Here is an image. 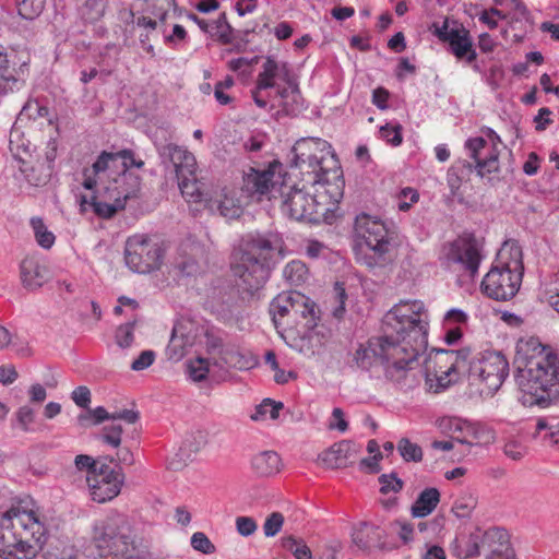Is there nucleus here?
I'll list each match as a JSON object with an SVG mask.
<instances>
[{
  "mask_svg": "<svg viewBox=\"0 0 559 559\" xmlns=\"http://www.w3.org/2000/svg\"><path fill=\"white\" fill-rule=\"evenodd\" d=\"M429 321L421 300H401L384 314L382 335L356 349L357 366L369 371L380 367L386 379L411 388L415 382L413 370L428 344Z\"/></svg>",
  "mask_w": 559,
  "mask_h": 559,
  "instance_id": "obj_1",
  "label": "nucleus"
},
{
  "mask_svg": "<svg viewBox=\"0 0 559 559\" xmlns=\"http://www.w3.org/2000/svg\"><path fill=\"white\" fill-rule=\"evenodd\" d=\"M293 163L301 176V186H288L280 192L282 213L295 221L319 222L329 210L322 199L333 202L343 195L342 169L332 145L321 138H301L293 146Z\"/></svg>",
  "mask_w": 559,
  "mask_h": 559,
  "instance_id": "obj_2",
  "label": "nucleus"
},
{
  "mask_svg": "<svg viewBox=\"0 0 559 559\" xmlns=\"http://www.w3.org/2000/svg\"><path fill=\"white\" fill-rule=\"evenodd\" d=\"M514 366L519 401L530 407L547 406L551 389L559 383V356L537 337L521 338L516 343Z\"/></svg>",
  "mask_w": 559,
  "mask_h": 559,
  "instance_id": "obj_3",
  "label": "nucleus"
},
{
  "mask_svg": "<svg viewBox=\"0 0 559 559\" xmlns=\"http://www.w3.org/2000/svg\"><path fill=\"white\" fill-rule=\"evenodd\" d=\"M47 527L33 500H22L0 513V558L35 559L46 542Z\"/></svg>",
  "mask_w": 559,
  "mask_h": 559,
  "instance_id": "obj_4",
  "label": "nucleus"
},
{
  "mask_svg": "<svg viewBox=\"0 0 559 559\" xmlns=\"http://www.w3.org/2000/svg\"><path fill=\"white\" fill-rule=\"evenodd\" d=\"M283 239L278 234H249L233 253L231 271L237 285L246 292L259 289L269 278L270 263L280 254Z\"/></svg>",
  "mask_w": 559,
  "mask_h": 559,
  "instance_id": "obj_5",
  "label": "nucleus"
},
{
  "mask_svg": "<svg viewBox=\"0 0 559 559\" xmlns=\"http://www.w3.org/2000/svg\"><path fill=\"white\" fill-rule=\"evenodd\" d=\"M133 166L140 168L143 162H135L131 151H104L92 167L85 169L83 187L95 192L118 190L124 198H138L141 179L129 170Z\"/></svg>",
  "mask_w": 559,
  "mask_h": 559,
  "instance_id": "obj_6",
  "label": "nucleus"
},
{
  "mask_svg": "<svg viewBox=\"0 0 559 559\" xmlns=\"http://www.w3.org/2000/svg\"><path fill=\"white\" fill-rule=\"evenodd\" d=\"M272 95L278 98V106L287 112L294 110L292 104H297L300 97L298 82L290 66L267 57L258 74L252 97L258 107L265 109Z\"/></svg>",
  "mask_w": 559,
  "mask_h": 559,
  "instance_id": "obj_7",
  "label": "nucleus"
},
{
  "mask_svg": "<svg viewBox=\"0 0 559 559\" xmlns=\"http://www.w3.org/2000/svg\"><path fill=\"white\" fill-rule=\"evenodd\" d=\"M93 542L104 558L131 559L136 550L129 520L120 513H111L94 524Z\"/></svg>",
  "mask_w": 559,
  "mask_h": 559,
  "instance_id": "obj_8",
  "label": "nucleus"
},
{
  "mask_svg": "<svg viewBox=\"0 0 559 559\" xmlns=\"http://www.w3.org/2000/svg\"><path fill=\"white\" fill-rule=\"evenodd\" d=\"M355 230L360 242L356 248V259L358 262L373 267L384 264L392 250V241L386 225L370 215L361 214L357 216Z\"/></svg>",
  "mask_w": 559,
  "mask_h": 559,
  "instance_id": "obj_9",
  "label": "nucleus"
},
{
  "mask_svg": "<svg viewBox=\"0 0 559 559\" xmlns=\"http://www.w3.org/2000/svg\"><path fill=\"white\" fill-rule=\"evenodd\" d=\"M506 248H502L499 254V261L485 275L481 282L483 293L491 299L506 301L513 298L520 289L523 276V266L520 260L521 250L512 249L514 259L504 262L503 254Z\"/></svg>",
  "mask_w": 559,
  "mask_h": 559,
  "instance_id": "obj_10",
  "label": "nucleus"
},
{
  "mask_svg": "<svg viewBox=\"0 0 559 559\" xmlns=\"http://www.w3.org/2000/svg\"><path fill=\"white\" fill-rule=\"evenodd\" d=\"M481 251L483 246L473 234H463L442 246L439 260L449 271L473 280L478 274Z\"/></svg>",
  "mask_w": 559,
  "mask_h": 559,
  "instance_id": "obj_11",
  "label": "nucleus"
},
{
  "mask_svg": "<svg viewBox=\"0 0 559 559\" xmlns=\"http://www.w3.org/2000/svg\"><path fill=\"white\" fill-rule=\"evenodd\" d=\"M509 376V361L500 352L486 350L469 364V381L481 397H491Z\"/></svg>",
  "mask_w": 559,
  "mask_h": 559,
  "instance_id": "obj_12",
  "label": "nucleus"
},
{
  "mask_svg": "<svg viewBox=\"0 0 559 559\" xmlns=\"http://www.w3.org/2000/svg\"><path fill=\"white\" fill-rule=\"evenodd\" d=\"M500 136L491 128H483L479 135L468 138L464 143L466 155L474 160L477 175L488 181L500 173Z\"/></svg>",
  "mask_w": 559,
  "mask_h": 559,
  "instance_id": "obj_13",
  "label": "nucleus"
},
{
  "mask_svg": "<svg viewBox=\"0 0 559 559\" xmlns=\"http://www.w3.org/2000/svg\"><path fill=\"white\" fill-rule=\"evenodd\" d=\"M467 355L461 350H438L426 362L425 378L428 390L439 393L460 379L466 368Z\"/></svg>",
  "mask_w": 559,
  "mask_h": 559,
  "instance_id": "obj_14",
  "label": "nucleus"
},
{
  "mask_svg": "<svg viewBox=\"0 0 559 559\" xmlns=\"http://www.w3.org/2000/svg\"><path fill=\"white\" fill-rule=\"evenodd\" d=\"M509 537L504 530L492 527L487 531L480 527L461 531L454 540L453 552L460 559L474 558L481 549L488 548L492 554L509 552Z\"/></svg>",
  "mask_w": 559,
  "mask_h": 559,
  "instance_id": "obj_15",
  "label": "nucleus"
},
{
  "mask_svg": "<svg viewBox=\"0 0 559 559\" xmlns=\"http://www.w3.org/2000/svg\"><path fill=\"white\" fill-rule=\"evenodd\" d=\"M286 174L278 160H273L264 168H250L243 176L242 191L248 195L261 199L266 195L276 199L283 188H286Z\"/></svg>",
  "mask_w": 559,
  "mask_h": 559,
  "instance_id": "obj_16",
  "label": "nucleus"
},
{
  "mask_svg": "<svg viewBox=\"0 0 559 559\" xmlns=\"http://www.w3.org/2000/svg\"><path fill=\"white\" fill-rule=\"evenodd\" d=\"M164 257L160 242L146 235H133L127 239L124 260L127 266L136 273H150L158 269Z\"/></svg>",
  "mask_w": 559,
  "mask_h": 559,
  "instance_id": "obj_17",
  "label": "nucleus"
},
{
  "mask_svg": "<svg viewBox=\"0 0 559 559\" xmlns=\"http://www.w3.org/2000/svg\"><path fill=\"white\" fill-rule=\"evenodd\" d=\"M436 425L442 433L452 435L463 444L471 447L487 445L493 442V431L480 423H474L456 416H443Z\"/></svg>",
  "mask_w": 559,
  "mask_h": 559,
  "instance_id": "obj_18",
  "label": "nucleus"
},
{
  "mask_svg": "<svg viewBox=\"0 0 559 559\" xmlns=\"http://www.w3.org/2000/svg\"><path fill=\"white\" fill-rule=\"evenodd\" d=\"M433 34L441 41L449 44L450 51L457 60L467 64L476 60L477 53L473 47L472 37L463 25L447 19L442 25L433 24Z\"/></svg>",
  "mask_w": 559,
  "mask_h": 559,
  "instance_id": "obj_19",
  "label": "nucleus"
},
{
  "mask_svg": "<svg viewBox=\"0 0 559 559\" xmlns=\"http://www.w3.org/2000/svg\"><path fill=\"white\" fill-rule=\"evenodd\" d=\"M91 498L98 503H104L117 497L123 484L121 473L107 465L100 464L86 476Z\"/></svg>",
  "mask_w": 559,
  "mask_h": 559,
  "instance_id": "obj_20",
  "label": "nucleus"
},
{
  "mask_svg": "<svg viewBox=\"0 0 559 559\" xmlns=\"http://www.w3.org/2000/svg\"><path fill=\"white\" fill-rule=\"evenodd\" d=\"M157 152L164 167L167 170L174 171L177 179L183 176L193 177L197 174L195 157L185 147L168 143L158 145Z\"/></svg>",
  "mask_w": 559,
  "mask_h": 559,
  "instance_id": "obj_21",
  "label": "nucleus"
},
{
  "mask_svg": "<svg viewBox=\"0 0 559 559\" xmlns=\"http://www.w3.org/2000/svg\"><path fill=\"white\" fill-rule=\"evenodd\" d=\"M105 201L100 200V195H82L80 198V212L82 214L93 213L102 218H109L119 210L124 209L126 202L132 198H124L123 193H119L118 190L112 191H100Z\"/></svg>",
  "mask_w": 559,
  "mask_h": 559,
  "instance_id": "obj_22",
  "label": "nucleus"
},
{
  "mask_svg": "<svg viewBox=\"0 0 559 559\" xmlns=\"http://www.w3.org/2000/svg\"><path fill=\"white\" fill-rule=\"evenodd\" d=\"M245 203L236 189L222 188L213 191L205 200V207L211 213H218L226 219L239 218L243 212Z\"/></svg>",
  "mask_w": 559,
  "mask_h": 559,
  "instance_id": "obj_23",
  "label": "nucleus"
},
{
  "mask_svg": "<svg viewBox=\"0 0 559 559\" xmlns=\"http://www.w3.org/2000/svg\"><path fill=\"white\" fill-rule=\"evenodd\" d=\"M304 328L306 329L304 334L296 338L290 346L306 357L321 355L330 340V331L323 324H318L317 321L304 325Z\"/></svg>",
  "mask_w": 559,
  "mask_h": 559,
  "instance_id": "obj_24",
  "label": "nucleus"
},
{
  "mask_svg": "<svg viewBox=\"0 0 559 559\" xmlns=\"http://www.w3.org/2000/svg\"><path fill=\"white\" fill-rule=\"evenodd\" d=\"M255 364L257 360L250 352H242L234 345H228L219 360L213 362L214 366L218 367V370H224L226 367L248 370L254 367Z\"/></svg>",
  "mask_w": 559,
  "mask_h": 559,
  "instance_id": "obj_25",
  "label": "nucleus"
},
{
  "mask_svg": "<svg viewBox=\"0 0 559 559\" xmlns=\"http://www.w3.org/2000/svg\"><path fill=\"white\" fill-rule=\"evenodd\" d=\"M186 376L188 380L200 383L206 379L216 380L218 377V367L213 365V359L198 356L186 361Z\"/></svg>",
  "mask_w": 559,
  "mask_h": 559,
  "instance_id": "obj_26",
  "label": "nucleus"
},
{
  "mask_svg": "<svg viewBox=\"0 0 559 559\" xmlns=\"http://www.w3.org/2000/svg\"><path fill=\"white\" fill-rule=\"evenodd\" d=\"M290 318L298 324L308 325L317 321L314 302L306 295L293 290Z\"/></svg>",
  "mask_w": 559,
  "mask_h": 559,
  "instance_id": "obj_27",
  "label": "nucleus"
},
{
  "mask_svg": "<svg viewBox=\"0 0 559 559\" xmlns=\"http://www.w3.org/2000/svg\"><path fill=\"white\" fill-rule=\"evenodd\" d=\"M16 170L13 174V180L21 191L33 187H39L45 182V178L39 170L25 158H20Z\"/></svg>",
  "mask_w": 559,
  "mask_h": 559,
  "instance_id": "obj_28",
  "label": "nucleus"
},
{
  "mask_svg": "<svg viewBox=\"0 0 559 559\" xmlns=\"http://www.w3.org/2000/svg\"><path fill=\"white\" fill-rule=\"evenodd\" d=\"M355 452V444L350 441H341L333 444L320 456V461L328 468H341L347 464L349 456Z\"/></svg>",
  "mask_w": 559,
  "mask_h": 559,
  "instance_id": "obj_29",
  "label": "nucleus"
},
{
  "mask_svg": "<svg viewBox=\"0 0 559 559\" xmlns=\"http://www.w3.org/2000/svg\"><path fill=\"white\" fill-rule=\"evenodd\" d=\"M21 280L26 288L36 289L47 280L46 269L34 259H24L21 263Z\"/></svg>",
  "mask_w": 559,
  "mask_h": 559,
  "instance_id": "obj_30",
  "label": "nucleus"
},
{
  "mask_svg": "<svg viewBox=\"0 0 559 559\" xmlns=\"http://www.w3.org/2000/svg\"><path fill=\"white\" fill-rule=\"evenodd\" d=\"M440 502V492L435 487L425 488L411 508L414 518H426L431 514Z\"/></svg>",
  "mask_w": 559,
  "mask_h": 559,
  "instance_id": "obj_31",
  "label": "nucleus"
},
{
  "mask_svg": "<svg viewBox=\"0 0 559 559\" xmlns=\"http://www.w3.org/2000/svg\"><path fill=\"white\" fill-rule=\"evenodd\" d=\"M253 471L260 476H273L282 469V460L274 451H262L252 457Z\"/></svg>",
  "mask_w": 559,
  "mask_h": 559,
  "instance_id": "obj_32",
  "label": "nucleus"
},
{
  "mask_svg": "<svg viewBox=\"0 0 559 559\" xmlns=\"http://www.w3.org/2000/svg\"><path fill=\"white\" fill-rule=\"evenodd\" d=\"M534 438L559 449V420L555 417H540L536 421Z\"/></svg>",
  "mask_w": 559,
  "mask_h": 559,
  "instance_id": "obj_33",
  "label": "nucleus"
},
{
  "mask_svg": "<svg viewBox=\"0 0 559 559\" xmlns=\"http://www.w3.org/2000/svg\"><path fill=\"white\" fill-rule=\"evenodd\" d=\"M178 180V186L181 191L182 197L189 203H203L205 205V200L209 199L210 194L203 191V183H201L195 175L192 176H183Z\"/></svg>",
  "mask_w": 559,
  "mask_h": 559,
  "instance_id": "obj_34",
  "label": "nucleus"
},
{
  "mask_svg": "<svg viewBox=\"0 0 559 559\" xmlns=\"http://www.w3.org/2000/svg\"><path fill=\"white\" fill-rule=\"evenodd\" d=\"M539 298L559 313V272L546 276L540 282Z\"/></svg>",
  "mask_w": 559,
  "mask_h": 559,
  "instance_id": "obj_35",
  "label": "nucleus"
},
{
  "mask_svg": "<svg viewBox=\"0 0 559 559\" xmlns=\"http://www.w3.org/2000/svg\"><path fill=\"white\" fill-rule=\"evenodd\" d=\"M292 299L293 290L282 292L278 294L270 305V314L276 326L282 324L283 319L292 316Z\"/></svg>",
  "mask_w": 559,
  "mask_h": 559,
  "instance_id": "obj_36",
  "label": "nucleus"
},
{
  "mask_svg": "<svg viewBox=\"0 0 559 559\" xmlns=\"http://www.w3.org/2000/svg\"><path fill=\"white\" fill-rule=\"evenodd\" d=\"M472 164L462 160L453 164L447 174V181L453 197L459 195L460 188L472 171Z\"/></svg>",
  "mask_w": 559,
  "mask_h": 559,
  "instance_id": "obj_37",
  "label": "nucleus"
},
{
  "mask_svg": "<svg viewBox=\"0 0 559 559\" xmlns=\"http://www.w3.org/2000/svg\"><path fill=\"white\" fill-rule=\"evenodd\" d=\"M283 276L288 284L299 286L307 282L309 271L302 261L293 260L285 265Z\"/></svg>",
  "mask_w": 559,
  "mask_h": 559,
  "instance_id": "obj_38",
  "label": "nucleus"
},
{
  "mask_svg": "<svg viewBox=\"0 0 559 559\" xmlns=\"http://www.w3.org/2000/svg\"><path fill=\"white\" fill-rule=\"evenodd\" d=\"M29 225L38 246L43 249H50L56 241V236L48 229L44 219L39 216H34L29 219Z\"/></svg>",
  "mask_w": 559,
  "mask_h": 559,
  "instance_id": "obj_39",
  "label": "nucleus"
},
{
  "mask_svg": "<svg viewBox=\"0 0 559 559\" xmlns=\"http://www.w3.org/2000/svg\"><path fill=\"white\" fill-rule=\"evenodd\" d=\"M283 408V403L274 402L270 399H265L261 404H259L253 413L251 414V419L254 421L266 420V419H277L280 416V412Z\"/></svg>",
  "mask_w": 559,
  "mask_h": 559,
  "instance_id": "obj_40",
  "label": "nucleus"
},
{
  "mask_svg": "<svg viewBox=\"0 0 559 559\" xmlns=\"http://www.w3.org/2000/svg\"><path fill=\"white\" fill-rule=\"evenodd\" d=\"M9 150L16 162L29 154L31 143L19 129H13L9 136Z\"/></svg>",
  "mask_w": 559,
  "mask_h": 559,
  "instance_id": "obj_41",
  "label": "nucleus"
},
{
  "mask_svg": "<svg viewBox=\"0 0 559 559\" xmlns=\"http://www.w3.org/2000/svg\"><path fill=\"white\" fill-rule=\"evenodd\" d=\"M207 34L223 44L231 41V27L227 22L225 13L221 14L217 20L211 21Z\"/></svg>",
  "mask_w": 559,
  "mask_h": 559,
  "instance_id": "obj_42",
  "label": "nucleus"
},
{
  "mask_svg": "<svg viewBox=\"0 0 559 559\" xmlns=\"http://www.w3.org/2000/svg\"><path fill=\"white\" fill-rule=\"evenodd\" d=\"M19 14L25 20H34L43 12L46 0H15Z\"/></svg>",
  "mask_w": 559,
  "mask_h": 559,
  "instance_id": "obj_43",
  "label": "nucleus"
},
{
  "mask_svg": "<svg viewBox=\"0 0 559 559\" xmlns=\"http://www.w3.org/2000/svg\"><path fill=\"white\" fill-rule=\"evenodd\" d=\"M107 9V0H85L82 5V15L88 22L100 20Z\"/></svg>",
  "mask_w": 559,
  "mask_h": 559,
  "instance_id": "obj_44",
  "label": "nucleus"
},
{
  "mask_svg": "<svg viewBox=\"0 0 559 559\" xmlns=\"http://www.w3.org/2000/svg\"><path fill=\"white\" fill-rule=\"evenodd\" d=\"M191 345V342L188 340H183V334L181 333V326L175 325L171 334V338L168 345V353L170 358L180 359L185 355L186 346Z\"/></svg>",
  "mask_w": 559,
  "mask_h": 559,
  "instance_id": "obj_45",
  "label": "nucleus"
},
{
  "mask_svg": "<svg viewBox=\"0 0 559 559\" xmlns=\"http://www.w3.org/2000/svg\"><path fill=\"white\" fill-rule=\"evenodd\" d=\"M228 345H225L223 338L214 332H206L205 334V349L209 358L219 360L224 355V350Z\"/></svg>",
  "mask_w": 559,
  "mask_h": 559,
  "instance_id": "obj_46",
  "label": "nucleus"
},
{
  "mask_svg": "<svg viewBox=\"0 0 559 559\" xmlns=\"http://www.w3.org/2000/svg\"><path fill=\"white\" fill-rule=\"evenodd\" d=\"M397 450L403 457V460L407 462H419L423 459V450L417 444L412 442L407 438H402L397 443Z\"/></svg>",
  "mask_w": 559,
  "mask_h": 559,
  "instance_id": "obj_47",
  "label": "nucleus"
},
{
  "mask_svg": "<svg viewBox=\"0 0 559 559\" xmlns=\"http://www.w3.org/2000/svg\"><path fill=\"white\" fill-rule=\"evenodd\" d=\"M402 126L386 123L379 129V138L392 146H400L403 142Z\"/></svg>",
  "mask_w": 559,
  "mask_h": 559,
  "instance_id": "obj_48",
  "label": "nucleus"
},
{
  "mask_svg": "<svg viewBox=\"0 0 559 559\" xmlns=\"http://www.w3.org/2000/svg\"><path fill=\"white\" fill-rule=\"evenodd\" d=\"M418 201V191L409 187L403 188L395 197L396 206L401 212H407Z\"/></svg>",
  "mask_w": 559,
  "mask_h": 559,
  "instance_id": "obj_49",
  "label": "nucleus"
},
{
  "mask_svg": "<svg viewBox=\"0 0 559 559\" xmlns=\"http://www.w3.org/2000/svg\"><path fill=\"white\" fill-rule=\"evenodd\" d=\"M121 425L111 420L110 424L104 426L100 440L112 448H118L121 443Z\"/></svg>",
  "mask_w": 559,
  "mask_h": 559,
  "instance_id": "obj_50",
  "label": "nucleus"
},
{
  "mask_svg": "<svg viewBox=\"0 0 559 559\" xmlns=\"http://www.w3.org/2000/svg\"><path fill=\"white\" fill-rule=\"evenodd\" d=\"M475 507L476 500L474 497L462 496L454 501L451 511L456 518L465 519L472 514Z\"/></svg>",
  "mask_w": 559,
  "mask_h": 559,
  "instance_id": "obj_51",
  "label": "nucleus"
},
{
  "mask_svg": "<svg viewBox=\"0 0 559 559\" xmlns=\"http://www.w3.org/2000/svg\"><path fill=\"white\" fill-rule=\"evenodd\" d=\"M35 419V413L33 408L27 405L21 406L15 413V425L23 432L33 431L32 424Z\"/></svg>",
  "mask_w": 559,
  "mask_h": 559,
  "instance_id": "obj_52",
  "label": "nucleus"
},
{
  "mask_svg": "<svg viewBox=\"0 0 559 559\" xmlns=\"http://www.w3.org/2000/svg\"><path fill=\"white\" fill-rule=\"evenodd\" d=\"M284 547L290 551L296 559H311V551L302 540L288 537L284 540Z\"/></svg>",
  "mask_w": 559,
  "mask_h": 559,
  "instance_id": "obj_53",
  "label": "nucleus"
},
{
  "mask_svg": "<svg viewBox=\"0 0 559 559\" xmlns=\"http://www.w3.org/2000/svg\"><path fill=\"white\" fill-rule=\"evenodd\" d=\"M468 321V314L459 308H452L448 310L443 317L442 326H462L466 325Z\"/></svg>",
  "mask_w": 559,
  "mask_h": 559,
  "instance_id": "obj_54",
  "label": "nucleus"
},
{
  "mask_svg": "<svg viewBox=\"0 0 559 559\" xmlns=\"http://www.w3.org/2000/svg\"><path fill=\"white\" fill-rule=\"evenodd\" d=\"M191 546L194 550L200 551L204 555H211L215 551L214 544L202 532H195L194 534H192Z\"/></svg>",
  "mask_w": 559,
  "mask_h": 559,
  "instance_id": "obj_55",
  "label": "nucleus"
},
{
  "mask_svg": "<svg viewBox=\"0 0 559 559\" xmlns=\"http://www.w3.org/2000/svg\"><path fill=\"white\" fill-rule=\"evenodd\" d=\"M133 330H134V323L128 322L126 324L120 325L116 331V342L117 344L122 347L127 348L130 347L133 343L134 336H133Z\"/></svg>",
  "mask_w": 559,
  "mask_h": 559,
  "instance_id": "obj_56",
  "label": "nucleus"
},
{
  "mask_svg": "<svg viewBox=\"0 0 559 559\" xmlns=\"http://www.w3.org/2000/svg\"><path fill=\"white\" fill-rule=\"evenodd\" d=\"M503 453L508 457H510V459H512L514 461H519V460L523 459L526 455L527 448L521 441L511 439V440L506 442V444L503 447Z\"/></svg>",
  "mask_w": 559,
  "mask_h": 559,
  "instance_id": "obj_57",
  "label": "nucleus"
},
{
  "mask_svg": "<svg viewBox=\"0 0 559 559\" xmlns=\"http://www.w3.org/2000/svg\"><path fill=\"white\" fill-rule=\"evenodd\" d=\"M284 522V518L281 513L274 512L272 513L264 522L263 531L264 535L267 537L275 536L282 528Z\"/></svg>",
  "mask_w": 559,
  "mask_h": 559,
  "instance_id": "obj_58",
  "label": "nucleus"
},
{
  "mask_svg": "<svg viewBox=\"0 0 559 559\" xmlns=\"http://www.w3.org/2000/svg\"><path fill=\"white\" fill-rule=\"evenodd\" d=\"M478 19L483 24L493 29L498 26L499 20L506 19V15L500 10L491 8L481 11Z\"/></svg>",
  "mask_w": 559,
  "mask_h": 559,
  "instance_id": "obj_59",
  "label": "nucleus"
},
{
  "mask_svg": "<svg viewBox=\"0 0 559 559\" xmlns=\"http://www.w3.org/2000/svg\"><path fill=\"white\" fill-rule=\"evenodd\" d=\"M379 483L381 485L380 490L382 493L399 492L403 487L402 480L394 474L381 475L379 477Z\"/></svg>",
  "mask_w": 559,
  "mask_h": 559,
  "instance_id": "obj_60",
  "label": "nucleus"
},
{
  "mask_svg": "<svg viewBox=\"0 0 559 559\" xmlns=\"http://www.w3.org/2000/svg\"><path fill=\"white\" fill-rule=\"evenodd\" d=\"M237 532L243 536H251L258 528L255 521L250 516H238L236 519Z\"/></svg>",
  "mask_w": 559,
  "mask_h": 559,
  "instance_id": "obj_61",
  "label": "nucleus"
},
{
  "mask_svg": "<svg viewBox=\"0 0 559 559\" xmlns=\"http://www.w3.org/2000/svg\"><path fill=\"white\" fill-rule=\"evenodd\" d=\"M394 526L403 544L406 545L414 540L415 530L413 524L405 521H396Z\"/></svg>",
  "mask_w": 559,
  "mask_h": 559,
  "instance_id": "obj_62",
  "label": "nucleus"
},
{
  "mask_svg": "<svg viewBox=\"0 0 559 559\" xmlns=\"http://www.w3.org/2000/svg\"><path fill=\"white\" fill-rule=\"evenodd\" d=\"M71 399L79 407L87 408L91 403V391L85 385L78 386L73 390Z\"/></svg>",
  "mask_w": 559,
  "mask_h": 559,
  "instance_id": "obj_63",
  "label": "nucleus"
},
{
  "mask_svg": "<svg viewBox=\"0 0 559 559\" xmlns=\"http://www.w3.org/2000/svg\"><path fill=\"white\" fill-rule=\"evenodd\" d=\"M155 360V353L153 350H143L140 356L131 364V369L134 371H142L148 368Z\"/></svg>",
  "mask_w": 559,
  "mask_h": 559,
  "instance_id": "obj_64",
  "label": "nucleus"
}]
</instances>
